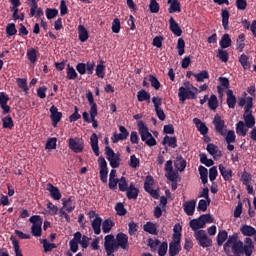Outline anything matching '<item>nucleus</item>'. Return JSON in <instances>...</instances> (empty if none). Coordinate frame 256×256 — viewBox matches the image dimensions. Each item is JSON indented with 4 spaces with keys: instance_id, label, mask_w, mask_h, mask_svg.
Segmentation results:
<instances>
[{
    "instance_id": "4d7b16f0",
    "label": "nucleus",
    "mask_w": 256,
    "mask_h": 256,
    "mask_svg": "<svg viewBox=\"0 0 256 256\" xmlns=\"http://www.w3.org/2000/svg\"><path fill=\"white\" fill-rule=\"evenodd\" d=\"M115 211L120 217H125V215H127V209H125V205H123L121 202L116 204Z\"/></svg>"
},
{
    "instance_id": "c85d7f7f",
    "label": "nucleus",
    "mask_w": 256,
    "mask_h": 256,
    "mask_svg": "<svg viewBox=\"0 0 256 256\" xmlns=\"http://www.w3.org/2000/svg\"><path fill=\"white\" fill-rule=\"evenodd\" d=\"M162 145H168V147H171L172 149H177V137L166 135L162 140Z\"/></svg>"
},
{
    "instance_id": "423d86ee",
    "label": "nucleus",
    "mask_w": 256,
    "mask_h": 256,
    "mask_svg": "<svg viewBox=\"0 0 256 256\" xmlns=\"http://www.w3.org/2000/svg\"><path fill=\"white\" fill-rule=\"evenodd\" d=\"M194 237L200 247L203 249H207V247H211L213 245V239L207 236V232L205 230H199L194 232Z\"/></svg>"
},
{
    "instance_id": "4c0bfd02",
    "label": "nucleus",
    "mask_w": 256,
    "mask_h": 256,
    "mask_svg": "<svg viewBox=\"0 0 256 256\" xmlns=\"http://www.w3.org/2000/svg\"><path fill=\"white\" fill-rule=\"evenodd\" d=\"M216 57L222 61V63H227L229 61V52L227 50H223V48H220L217 50Z\"/></svg>"
},
{
    "instance_id": "f8f14e48",
    "label": "nucleus",
    "mask_w": 256,
    "mask_h": 256,
    "mask_svg": "<svg viewBox=\"0 0 256 256\" xmlns=\"http://www.w3.org/2000/svg\"><path fill=\"white\" fill-rule=\"evenodd\" d=\"M50 119L52 121V127H57V124L59 123V121H61L62 117H63V113L59 112V108H57V106L52 105L50 107Z\"/></svg>"
},
{
    "instance_id": "9d476101",
    "label": "nucleus",
    "mask_w": 256,
    "mask_h": 256,
    "mask_svg": "<svg viewBox=\"0 0 256 256\" xmlns=\"http://www.w3.org/2000/svg\"><path fill=\"white\" fill-rule=\"evenodd\" d=\"M98 166H99L100 181H102V183H107L109 168L107 167V161L105 160V157L100 156L98 158Z\"/></svg>"
},
{
    "instance_id": "49530a36",
    "label": "nucleus",
    "mask_w": 256,
    "mask_h": 256,
    "mask_svg": "<svg viewBox=\"0 0 256 256\" xmlns=\"http://www.w3.org/2000/svg\"><path fill=\"white\" fill-rule=\"evenodd\" d=\"M105 61H100V64L96 66V75L99 79H105Z\"/></svg>"
},
{
    "instance_id": "37998d69",
    "label": "nucleus",
    "mask_w": 256,
    "mask_h": 256,
    "mask_svg": "<svg viewBox=\"0 0 256 256\" xmlns=\"http://www.w3.org/2000/svg\"><path fill=\"white\" fill-rule=\"evenodd\" d=\"M30 223H32V227H42L43 226V218L40 215H33L29 218Z\"/></svg>"
},
{
    "instance_id": "09e8293b",
    "label": "nucleus",
    "mask_w": 256,
    "mask_h": 256,
    "mask_svg": "<svg viewBox=\"0 0 256 256\" xmlns=\"http://www.w3.org/2000/svg\"><path fill=\"white\" fill-rule=\"evenodd\" d=\"M194 77L198 83H203L205 79H209V72L207 70H203L200 73L194 74Z\"/></svg>"
},
{
    "instance_id": "b1692460",
    "label": "nucleus",
    "mask_w": 256,
    "mask_h": 256,
    "mask_svg": "<svg viewBox=\"0 0 256 256\" xmlns=\"http://www.w3.org/2000/svg\"><path fill=\"white\" fill-rule=\"evenodd\" d=\"M168 5H170L169 13H181V3L179 0H168Z\"/></svg>"
},
{
    "instance_id": "a19ab883",
    "label": "nucleus",
    "mask_w": 256,
    "mask_h": 256,
    "mask_svg": "<svg viewBox=\"0 0 256 256\" xmlns=\"http://www.w3.org/2000/svg\"><path fill=\"white\" fill-rule=\"evenodd\" d=\"M16 83L19 89H22L24 93H29V86H27V78H16Z\"/></svg>"
},
{
    "instance_id": "a878e982",
    "label": "nucleus",
    "mask_w": 256,
    "mask_h": 256,
    "mask_svg": "<svg viewBox=\"0 0 256 256\" xmlns=\"http://www.w3.org/2000/svg\"><path fill=\"white\" fill-rule=\"evenodd\" d=\"M78 38L81 43H85L87 39H89V32L87 31V28L83 25L78 26Z\"/></svg>"
},
{
    "instance_id": "f03ea898",
    "label": "nucleus",
    "mask_w": 256,
    "mask_h": 256,
    "mask_svg": "<svg viewBox=\"0 0 256 256\" xmlns=\"http://www.w3.org/2000/svg\"><path fill=\"white\" fill-rule=\"evenodd\" d=\"M181 225H175L173 228L172 241L169 243V256H177L181 253Z\"/></svg>"
},
{
    "instance_id": "cd10ccee",
    "label": "nucleus",
    "mask_w": 256,
    "mask_h": 256,
    "mask_svg": "<svg viewBox=\"0 0 256 256\" xmlns=\"http://www.w3.org/2000/svg\"><path fill=\"white\" fill-rule=\"evenodd\" d=\"M196 203L197 202L195 200H190V201L184 203L183 207H184V211H185L186 215L191 216L195 213Z\"/></svg>"
},
{
    "instance_id": "8fccbe9b",
    "label": "nucleus",
    "mask_w": 256,
    "mask_h": 256,
    "mask_svg": "<svg viewBox=\"0 0 256 256\" xmlns=\"http://www.w3.org/2000/svg\"><path fill=\"white\" fill-rule=\"evenodd\" d=\"M10 240L12 241V245L14 247L15 256H23V252L19 246V240L15 239L13 236H11Z\"/></svg>"
},
{
    "instance_id": "7c9ffc66",
    "label": "nucleus",
    "mask_w": 256,
    "mask_h": 256,
    "mask_svg": "<svg viewBox=\"0 0 256 256\" xmlns=\"http://www.w3.org/2000/svg\"><path fill=\"white\" fill-rule=\"evenodd\" d=\"M240 231L244 237H253V235H256V230L253 228V226H249L247 224L243 225L240 228Z\"/></svg>"
},
{
    "instance_id": "9b49d317",
    "label": "nucleus",
    "mask_w": 256,
    "mask_h": 256,
    "mask_svg": "<svg viewBox=\"0 0 256 256\" xmlns=\"http://www.w3.org/2000/svg\"><path fill=\"white\" fill-rule=\"evenodd\" d=\"M152 103L155 108V113L160 121H165V112L163 111V108H161L162 100L160 97H153Z\"/></svg>"
},
{
    "instance_id": "7ed1b4c3",
    "label": "nucleus",
    "mask_w": 256,
    "mask_h": 256,
    "mask_svg": "<svg viewBox=\"0 0 256 256\" xmlns=\"http://www.w3.org/2000/svg\"><path fill=\"white\" fill-rule=\"evenodd\" d=\"M137 127H138L141 140L148 147H155V145H157V140H155L151 132H149V128L147 127V125H145V122H143L142 120H139L137 122Z\"/></svg>"
},
{
    "instance_id": "338daca9",
    "label": "nucleus",
    "mask_w": 256,
    "mask_h": 256,
    "mask_svg": "<svg viewBox=\"0 0 256 256\" xmlns=\"http://www.w3.org/2000/svg\"><path fill=\"white\" fill-rule=\"evenodd\" d=\"M81 118V114H79V107H74V113L69 116L70 123H75V121H79Z\"/></svg>"
},
{
    "instance_id": "dca6fc26",
    "label": "nucleus",
    "mask_w": 256,
    "mask_h": 256,
    "mask_svg": "<svg viewBox=\"0 0 256 256\" xmlns=\"http://www.w3.org/2000/svg\"><path fill=\"white\" fill-rule=\"evenodd\" d=\"M126 197L127 199H133L134 201L137 200V197H139V188L135 187L133 182L130 183L129 188L126 191Z\"/></svg>"
},
{
    "instance_id": "3c124183",
    "label": "nucleus",
    "mask_w": 256,
    "mask_h": 256,
    "mask_svg": "<svg viewBox=\"0 0 256 256\" xmlns=\"http://www.w3.org/2000/svg\"><path fill=\"white\" fill-rule=\"evenodd\" d=\"M239 63L242 65L243 69H251V64L249 63V56L241 54L239 57Z\"/></svg>"
},
{
    "instance_id": "4468645a",
    "label": "nucleus",
    "mask_w": 256,
    "mask_h": 256,
    "mask_svg": "<svg viewBox=\"0 0 256 256\" xmlns=\"http://www.w3.org/2000/svg\"><path fill=\"white\" fill-rule=\"evenodd\" d=\"M169 29L173 33V35H176V37H181L183 35V30L179 26V23L175 21V18L173 16L169 19Z\"/></svg>"
},
{
    "instance_id": "de8ad7c7",
    "label": "nucleus",
    "mask_w": 256,
    "mask_h": 256,
    "mask_svg": "<svg viewBox=\"0 0 256 256\" xmlns=\"http://www.w3.org/2000/svg\"><path fill=\"white\" fill-rule=\"evenodd\" d=\"M118 187L119 191H121L122 193H125V191L129 189V183L127 182V178H125V176H122L119 179Z\"/></svg>"
},
{
    "instance_id": "864d4df0",
    "label": "nucleus",
    "mask_w": 256,
    "mask_h": 256,
    "mask_svg": "<svg viewBox=\"0 0 256 256\" xmlns=\"http://www.w3.org/2000/svg\"><path fill=\"white\" fill-rule=\"evenodd\" d=\"M148 80L151 83V86L156 90L159 91V89H161V82H159V79H157L156 76L154 75H149L148 76Z\"/></svg>"
},
{
    "instance_id": "5701e85b",
    "label": "nucleus",
    "mask_w": 256,
    "mask_h": 256,
    "mask_svg": "<svg viewBox=\"0 0 256 256\" xmlns=\"http://www.w3.org/2000/svg\"><path fill=\"white\" fill-rule=\"evenodd\" d=\"M221 17L222 27L225 29V31H229V17H231V14H229V10H227V8L221 10Z\"/></svg>"
},
{
    "instance_id": "2eb2a0df",
    "label": "nucleus",
    "mask_w": 256,
    "mask_h": 256,
    "mask_svg": "<svg viewBox=\"0 0 256 256\" xmlns=\"http://www.w3.org/2000/svg\"><path fill=\"white\" fill-rule=\"evenodd\" d=\"M218 167L220 175H222L224 181H228V183H231V181H233V170L225 168L223 164H220Z\"/></svg>"
},
{
    "instance_id": "bb28decb",
    "label": "nucleus",
    "mask_w": 256,
    "mask_h": 256,
    "mask_svg": "<svg viewBox=\"0 0 256 256\" xmlns=\"http://www.w3.org/2000/svg\"><path fill=\"white\" fill-rule=\"evenodd\" d=\"M241 23L244 29H250L251 33L254 35L256 39V19L252 21V24L247 19H242Z\"/></svg>"
},
{
    "instance_id": "5fc2aeb1",
    "label": "nucleus",
    "mask_w": 256,
    "mask_h": 256,
    "mask_svg": "<svg viewBox=\"0 0 256 256\" xmlns=\"http://www.w3.org/2000/svg\"><path fill=\"white\" fill-rule=\"evenodd\" d=\"M6 35H7V37H13V35H17V27L15 26V23L7 24Z\"/></svg>"
},
{
    "instance_id": "774afa93",
    "label": "nucleus",
    "mask_w": 256,
    "mask_h": 256,
    "mask_svg": "<svg viewBox=\"0 0 256 256\" xmlns=\"http://www.w3.org/2000/svg\"><path fill=\"white\" fill-rule=\"evenodd\" d=\"M168 249H169V245L167 244V242H162L158 247V255L166 256Z\"/></svg>"
},
{
    "instance_id": "a211bd4d",
    "label": "nucleus",
    "mask_w": 256,
    "mask_h": 256,
    "mask_svg": "<svg viewBox=\"0 0 256 256\" xmlns=\"http://www.w3.org/2000/svg\"><path fill=\"white\" fill-rule=\"evenodd\" d=\"M47 191H49L50 196L52 199H54V201H59V199H61V192L57 186H53V184L48 183Z\"/></svg>"
},
{
    "instance_id": "39448f33",
    "label": "nucleus",
    "mask_w": 256,
    "mask_h": 256,
    "mask_svg": "<svg viewBox=\"0 0 256 256\" xmlns=\"http://www.w3.org/2000/svg\"><path fill=\"white\" fill-rule=\"evenodd\" d=\"M105 155H106V159H107V161H109L110 167H112V169L119 168L120 161H121V154L115 153V151H113V148L106 146L105 147Z\"/></svg>"
},
{
    "instance_id": "ddd939ff",
    "label": "nucleus",
    "mask_w": 256,
    "mask_h": 256,
    "mask_svg": "<svg viewBox=\"0 0 256 256\" xmlns=\"http://www.w3.org/2000/svg\"><path fill=\"white\" fill-rule=\"evenodd\" d=\"M116 241L118 242V245L120 246V249H123L124 251H129V236L125 233H118L116 235Z\"/></svg>"
},
{
    "instance_id": "bf43d9fd",
    "label": "nucleus",
    "mask_w": 256,
    "mask_h": 256,
    "mask_svg": "<svg viewBox=\"0 0 256 256\" xmlns=\"http://www.w3.org/2000/svg\"><path fill=\"white\" fill-rule=\"evenodd\" d=\"M147 243L151 251H157L159 245H161V241L159 239H153V238H149Z\"/></svg>"
},
{
    "instance_id": "c03bdc74",
    "label": "nucleus",
    "mask_w": 256,
    "mask_h": 256,
    "mask_svg": "<svg viewBox=\"0 0 256 256\" xmlns=\"http://www.w3.org/2000/svg\"><path fill=\"white\" fill-rule=\"evenodd\" d=\"M245 122L239 121L236 124V133L237 135H241L242 137H245L247 135V129H245Z\"/></svg>"
},
{
    "instance_id": "0eeeda50",
    "label": "nucleus",
    "mask_w": 256,
    "mask_h": 256,
    "mask_svg": "<svg viewBox=\"0 0 256 256\" xmlns=\"http://www.w3.org/2000/svg\"><path fill=\"white\" fill-rule=\"evenodd\" d=\"M68 147L73 153H83V149H85V141L83 138L79 137L70 138L68 139Z\"/></svg>"
},
{
    "instance_id": "a18cd8bd",
    "label": "nucleus",
    "mask_w": 256,
    "mask_h": 256,
    "mask_svg": "<svg viewBox=\"0 0 256 256\" xmlns=\"http://www.w3.org/2000/svg\"><path fill=\"white\" fill-rule=\"evenodd\" d=\"M149 99H151V94H149L148 92H146L145 90H140L137 93V100L140 103H143V101H149Z\"/></svg>"
},
{
    "instance_id": "f704fd0d",
    "label": "nucleus",
    "mask_w": 256,
    "mask_h": 256,
    "mask_svg": "<svg viewBox=\"0 0 256 256\" xmlns=\"http://www.w3.org/2000/svg\"><path fill=\"white\" fill-rule=\"evenodd\" d=\"M2 127L3 129H13V127H15V123H13V118L10 115L2 118Z\"/></svg>"
},
{
    "instance_id": "79ce46f5",
    "label": "nucleus",
    "mask_w": 256,
    "mask_h": 256,
    "mask_svg": "<svg viewBox=\"0 0 256 256\" xmlns=\"http://www.w3.org/2000/svg\"><path fill=\"white\" fill-rule=\"evenodd\" d=\"M207 152L209 155H217L218 157H221V151H219L217 145L213 143H209L206 147Z\"/></svg>"
},
{
    "instance_id": "6ab92c4d",
    "label": "nucleus",
    "mask_w": 256,
    "mask_h": 256,
    "mask_svg": "<svg viewBox=\"0 0 256 256\" xmlns=\"http://www.w3.org/2000/svg\"><path fill=\"white\" fill-rule=\"evenodd\" d=\"M90 145L92 148V151L96 157H99V137L96 133H93L90 137Z\"/></svg>"
},
{
    "instance_id": "6e6d98bb",
    "label": "nucleus",
    "mask_w": 256,
    "mask_h": 256,
    "mask_svg": "<svg viewBox=\"0 0 256 256\" xmlns=\"http://www.w3.org/2000/svg\"><path fill=\"white\" fill-rule=\"evenodd\" d=\"M137 231H139V224L131 221L128 223V233L131 236L137 235Z\"/></svg>"
},
{
    "instance_id": "72a5a7b5",
    "label": "nucleus",
    "mask_w": 256,
    "mask_h": 256,
    "mask_svg": "<svg viewBox=\"0 0 256 256\" xmlns=\"http://www.w3.org/2000/svg\"><path fill=\"white\" fill-rule=\"evenodd\" d=\"M115 227V222L111 219H106L102 223V231L103 233H111V230Z\"/></svg>"
},
{
    "instance_id": "412c9836",
    "label": "nucleus",
    "mask_w": 256,
    "mask_h": 256,
    "mask_svg": "<svg viewBox=\"0 0 256 256\" xmlns=\"http://www.w3.org/2000/svg\"><path fill=\"white\" fill-rule=\"evenodd\" d=\"M103 223V219L99 216H96L94 220L91 222V227L95 233V235H101V225Z\"/></svg>"
},
{
    "instance_id": "e433bc0d",
    "label": "nucleus",
    "mask_w": 256,
    "mask_h": 256,
    "mask_svg": "<svg viewBox=\"0 0 256 256\" xmlns=\"http://www.w3.org/2000/svg\"><path fill=\"white\" fill-rule=\"evenodd\" d=\"M229 234L226 230H220L217 235V245L218 247H221L223 243H225V240L228 239Z\"/></svg>"
},
{
    "instance_id": "c756f323",
    "label": "nucleus",
    "mask_w": 256,
    "mask_h": 256,
    "mask_svg": "<svg viewBox=\"0 0 256 256\" xmlns=\"http://www.w3.org/2000/svg\"><path fill=\"white\" fill-rule=\"evenodd\" d=\"M115 236L113 234L106 235L104 238V248L106 253L110 251L113 247V244L115 243Z\"/></svg>"
},
{
    "instance_id": "aec40b11",
    "label": "nucleus",
    "mask_w": 256,
    "mask_h": 256,
    "mask_svg": "<svg viewBox=\"0 0 256 256\" xmlns=\"http://www.w3.org/2000/svg\"><path fill=\"white\" fill-rule=\"evenodd\" d=\"M226 95V103L229 109H235V106L237 105V97H235V94H233V90H227Z\"/></svg>"
},
{
    "instance_id": "052dcab7",
    "label": "nucleus",
    "mask_w": 256,
    "mask_h": 256,
    "mask_svg": "<svg viewBox=\"0 0 256 256\" xmlns=\"http://www.w3.org/2000/svg\"><path fill=\"white\" fill-rule=\"evenodd\" d=\"M209 205H211V200H203L201 199L199 202H198V207H197V210L198 211H202V212H205L207 211V208L209 207Z\"/></svg>"
},
{
    "instance_id": "f3484780",
    "label": "nucleus",
    "mask_w": 256,
    "mask_h": 256,
    "mask_svg": "<svg viewBox=\"0 0 256 256\" xmlns=\"http://www.w3.org/2000/svg\"><path fill=\"white\" fill-rule=\"evenodd\" d=\"M189 225H190V228L192 229V231H194V233H197V231H200L199 229H205V222H203L201 217H199L197 219H192L189 222Z\"/></svg>"
},
{
    "instance_id": "680f3d73",
    "label": "nucleus",
    "mask_w": 256,
    "mask_h": 256,
    "mask_svg": "<svg viewBox=\"0 0 256 256\" xmlns=\"http://www.w3.org/2000/svg\"><path fill=\"white\" fill-rule=\"evenodd\" d=\"M139 165H141V160H139V158H137V156H135V154L131 155L129 167H131L132 169H137V167H139Z\"/></svg>"
},
{
    "instance_id": "69168bd1",
    "label": "nucleus",
    "mask_w": 256,
    "mask_h": 256,
    "mask_svg": "<svg viewBox=\"0 0 256 256\" xmlns=\"http://www.w3.org/2000/svg\"><path fill=\"white\" fill-rule=\"evenodd\" d=\"M27 57L30 60V63H37V50L35 48L28 50Z\"/></svg>"
},
{
    "instance_id": "0e129e2a",
    "label": "nucleus",
    "mask_w": 256,
    "mask_h": 256,
    "mask_svg": "<svg viewBox=\"0 0 256 256\" xmlns=\"http://www.w3.org/2000/svg\"><path fill=\"white\" fill-rule=\"evenodd\" d=\"M178 55H184L185 54V40L183 38H179L177 41Z\"/></svg>"
},
{
    "instance_id": "2f4dec72",
    "label": "nucleus",
    "mask_w": 256,
    "mask_h": 256,
    "mask_svg": "<svg viewBox=\"0 0 256 256\" xmlns=\"http://www.w3.org/2000/svg\"><path fill=\"white\" fill-rule=\"evenodd\" d=\"M66 77L69 81H75V79H77V77H79V74H77V71H75V68H73V66H71V64L67 65Z\"/></svg>"
},
{
    "instance_id": "603ef678",
    "label": "nucleus",
    "mask_w": 256,
    "mask_h": 256,
    "mask_svg": "<svg viewBox=\"0 0 256 256\" xmlns=\"http://www.w3.org/2000/svg\"><path fill=\"white\" fill-rule=\"evenodd\" d=\"M155 185V179L151 175H147L144 181V191H149L152 189V186Z\"/></svg>"
},
{
    "instance_id": "e2e57ef3",
    "label": "nucleus",
    "mask_w": 256,
    "mask_h": 256,
    "mask_svg": "<svg viewBox=\"0 0 256 256\" xmlns=\"http://www.w3.org/2000/svg\"><path fill=\"white\" fill-rule=\"evenodd\" d=\"M45 13H46L47 19H55V17L59 15V10H57L56 8H47L45 10Z\"/></svg>"
},
{
    "instance_id": "473e14b6",
    "label": "nucleus",
    "mask_w": 256,
    "mask_h": 256,
    "mask_svg": "<svg viewBox=\"0 0 256 256\" xmlns=\"http://www.w3.org/2000/svg\"><path fill=\"white\" fill-rule=\"evenodd\" d=\"M143 230L146 233H149L150 235H158L157 232V225H155L153 222H147L144 226H143Z\"/></svg>"
},
{
    "instance_id": "ea45409f",
    "label": "nucleus",
    "mask_w": 256,
    "mask_h": 256,
    "mask_svg": "<svg viewBox=\"0 0 256 256\" xmlns=\"http://www.w3.org/2000/svg\"><path fill=\"white\" fill-rule=\"evenodd\" d=\"M236 49H238L240 53H243V50L245 49V34H239L236 41Z\"/></svg>"
},
{
    "instance_id": "1a4fd4ad",
    "label": "nucleus",
    "mask_w": 256,
    "mask_h": 256,
    "mask_svg": "<svg viewBox=\"0 0 256 256\" xmlns=\"http://www.w3.org/2000/svg\"><path fill=\"white\" fill-rule=\"evenodd\" d=\"M178 98L180 103H185L187 99H197V94H195L191 88H185V86H181L178 89Z\"/></svg>"
},
{
    "instance_id": "20e7f679",
    "label": "nucleus",
    "mask_w": 256,
    "mask_h": 256,
    "mask_svg": "<svg viewBox=\"0 0 256 256\" xmlns=\"http://www.w3.org/2000/svg\"><path fill=\"white\" fill-rule=\"evenodd\" d=\"M253 104L251 103V100L248 101V104L244 106V114H243V119H244V125L248 129H253L255 127V116H253Z\"/></svg>"
},
{
    "instance_id": "393cba45",
    "label": "nucleus",
    "mask_w": 256,
    "mask_h": 256,
    "mask_svg": "<svg viewBox=\"0 0 256 256\" xmlns=\"http://www.w3.org/2000/svg\"><path fill=\"white\" fill-rule=\"evenodd\" d=\"M174 166L176 169L180 172L185 171V168L187 167V160L183 158V156H177L176 160L174 161Z\"/></svg>"
},
{
    "instance_id": "c9c22d12",
    "label": "nucleus",
    "mask_w": 256,
    "mask_h": 256,
    "mask_svg": "<svg viewBox=\"0 0 256 256\" xmlns=\"http://www.w3.org/2000/svg\"><path fill=\"white\" fill-rule=\"evenodd\" d=\"M208 107L211 111H215L219 107V100H217V96L212 94L208 99Z\"/></svg>"
},
{
    "instance_id": "6e6552de",
    "label": "nucleus",
    "mask_w": 256,
    "mask_h": 256,
    "mask_svg": "<svg viewBox=\"0 0 256 256\" xmlns=\"http://www.w3.org/2000/svg\"><path fill=\"white\" fill-rule=\"evenodd\" d=\"M213 125L218 135H221L222 137H225V135H227V125H225V120L221 119L219 114H216L214 116Z\"/></svg>"
},
{
    "instance_id": "4be33fe9",
    "label": "nucleus",
    "mask_w": 256,
    "mask_h": 256,
    "mask_svg": "<svg viewBox=\"0 0 256 256\" xmlns=\"http://www.w3.org/2000/svg\"><path fill=\"white\" fill-rule=\"evenodd\" d=\"M193 123L196 125L201 135H207V133H209V128L205 123L201 122V119L194 118Z\"/></svg>"
},
{
    "instance_id": "f257e3e1",
    "label": "nucleus",
    "mask_w": 256,
    "mask_h": 256,
    "mask_svg": "<svg viewBox=\"0 0 256 256\" xmlns=\"http://www.w3.org/2000/svg\"><path fill=\"white\" fill-rule=\"evenodd\" d=\"M238 239L239 235L237 233L230 235L224 244V251L227 253L232 245V251L234 255H253V251H255V244H253V239L246 237L244 239V243Z\"/></svg>"
},
{
    "instance_id": "13d9d810",
    "label": "nucleus",
    "mask_w": 256,
    "mask_h": 256,
    "mask_svg": "<svg viewBox=\"0 0 256 256\" xmlns=\"http://www.w3.org/2000/svg\"><path fill=\"white\" fill-rule=\"evenodd\" d=\"M224 137H225V141H226L227 144L235 143V141L237 139V136L235 135L234 130H229L228 132L226 130V135Z\"/></svg>"
},
{
    "instance_id": "58836bf2",
    "label": "nucleus",
    "mask_w": 256,
    "mask_h": 256,
    "mask_svg": "<svg viewBox=\"0 0 256 256\" xmlns=\"http://www.w3.org/2000/svg\"><path fill=\"white\" fill-rule=\"evenodd\" d=\"M220 47L221 49H227L231 47V36L229 34H224L220 40Z\"/></svg>"
}]
</instances>
